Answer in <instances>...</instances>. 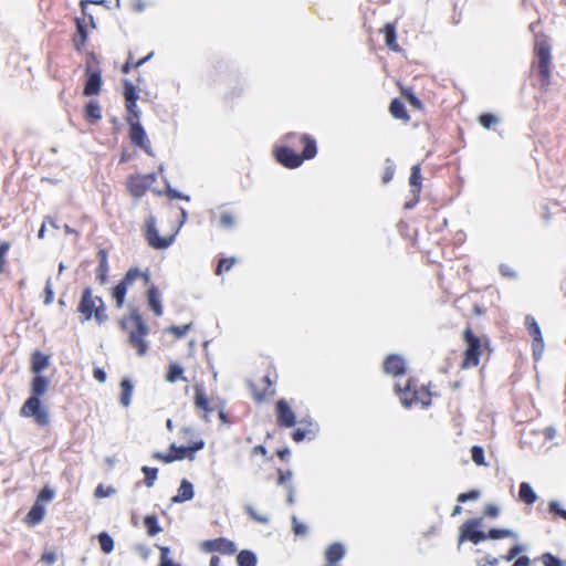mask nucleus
Instances as JSON below:
<instances>
[{
    "label": "nucleus",
    "mask_w": 566,
    "mask_h": 566,
    "mask_svg": "<svg viewBox=\"0 0 566 566\" xmlns=\"http://www.w3.org/2000/svg\"><path fill=\"white\" fill-rule=\"evenodd\" d=\"M300 140L303 144L301 154L287 145H281L274 150L275 160L287 169H296L304 160L313 159L317 155L316 140L308 134L300 136Z\"/></svg>",
    "instance_id": "1"
},
{
    "label": "nucleus",
    "mask_w": 566,
    "mask_h": 566,
    "mask_svg": "<svg viewBox=\"0 0 566 566\" xmlns=\"http://www.w3.org/2000/svg\"><path fill=\"white\" fill-rule=\"evenodd\" d=\"M124 85V98L126 116L125 119L129 125V140L136 148H142V125L139 122V114L137 111L136 102L138 99V93L136 86L129 78L123 80Z\"/></svg>",
    "instance_id": "2"
},
{
    "label": "nucleus",
    "mask_w": 566,
    "mask_h": 566,
    "mask_svg": "<svg viewBox=\"0 0 566 566\" xmlns=\"http://www.w3.org/2000/svg\"><path fill=\"white\" fill-rule=\"evenodd\" d=\"M77 312L82 315L83 322L94 317L98 324H102L107 319L104 301L99 296H94L91 287L83 290Z\"/></svg>",
    "instance_id": "3"
},
{
    "label": "nucleus",
    "mask_w": 566,
    "mask_h": 566,
    "mask_svg": "<svg viewBox=\"0 0 566 566\" xmlns=\"http://www.w3.org/2000/svg\"><path fill=\"white\" fill-rule=\"evenodd\" d=\"M118 324L129 344L142 355V314L139 308L129 306L128 313L119 319Z\"/></svg>",
    "instance_id": "4"
},
{
    "label": "nucleus",
    "mask_w": 566,
    "mask_h": 566,
    "mask_svg": "<svg viewBox=\"0 0 566 566\" xmlns=\"http://www.w3.org/2000/svg\"><path fill=\"white\" fill-rule=\"evenodd\" d=\"M188 219L187 210L184 208H180V222L175 231V233L161 237L156 228L155 219L153 217L148 218L145 223V237L148 241V244L156 250H165L168 249L176 240V234L178 233L179 229L186 223Z\"/></svg>",
    "instance_id": "5"
},
{
    "label": "nucleus",
    "mask_w": 566,
    "mask_h": 566,
    "mask_svg": "<svg viewBox=\"0 0 566 566\" xmlns=\"http://www.w3.org/2000/svg\"><path fill=\"white\" fill-rule=\"evenodd\" d=\"M534 52L537 59V70L539 74L541 86L543 88H547L551 84V46L544 40H536Z\"/></svg>",
    "instance_id": "6"
},
{
    "label": "nucleus",
    "mask_w": 566,
    "mask_h": 566,
    "mask_svg": "<svg viewBox=\"0 0 566 566\" xmlns=\"http://www.w3.org/2000/svg\"><path fill=\"white\" fill-rule=\"evenodd\" d=\"M20 416L32 418L39 427H46L50 423V411L38 397H29L20 408Z\"/></svg>",
    "instance_id": "7"
},
{
    "label": "nucleus",
    "mask_w": 566,
    "mask_h": 566,
    "mask_svg": "<svg viewBox=\"0 0 566 566\" xmlns=\"http://www.w3.org/2000/svg\"><path fill=\"white\" fill-rule=\"evenodd\" d=\"M482 518L475 517L470 518L460 526L459 532V544L463 542H471L478 545L488 539L486 532L482 531L481 527Z\"/></svg>",
    "instance_id": "8"
},
{
    "label": "nucleus",
    "mask_w": 566,
    "mask_h": 566,
    "mask_svg": "<svg viewBox=\"0 0 566 566\" xmlns=\"http://www.w3.org/2000/svg\"><path fill=\"white\" fill-rule=\"evenodd\" d=\"M205 446L206 442L203 439L195 440L188 446H177L176 443H171L166 458L168 461H181L184 459L192 461L196 458V453L201 451Z\"/></svg>",
    "instance_id": "9"
},
{
    "label": "nucleus",
    "mask_w": 566,
    "mask_h": 566,
    "mask_svg": "<svg viewBox=\"0 0 566 566\" xmlns=\"http://www.w3.org/2000/svg\"><path fill=\"white\" fill-rule=\"evenodd\" d=\"M140 276H142V272L139 271V269H137V268L130 269L125 274V276L120 280V282L113 289L112 296L115 301V306L117 308H122L124 306L127 290Z\"/></svg>",
    "instance_id": "10"
},
{
    "label": "nucleus",
    "mask_w": 566,
    "mask_h": 566,
    "mask_svg": "<svg viewBox=\"0 0 566 566\" xmlns=\"http://www.w3.org/2000/svg\"><path fill=\"white\" fill-rule=\"evenodd\" d=\"M525 323L528 329L530 335L533 337V344H532V350H533V357L535 361H538L544 353V339L542 335L541 327L536 319L527 315L525 318Z\"/></svg>",
    "instance_id": "11"
},
{
    "label": "nucleus",
    "mask_w": 566,
    "mask_h": 566,
    "mask_svg": "<svg viewBox=\"0 0 566 566\" xmlns=\"http://www.w3.org/2000/svg\"><path fill=\"white\" fill-rule=\"evenodd\" d=\"M276 423L282 428H292L296 424V415L286 399L281 398L275 402Z\"/></svg>",
    "instance_id": "12"
},
{
    "label": "nucleus",
    "mask_w": 566,
    "mask_h": 566,
    "mask_svg": "<svg viewBox=\"0 0 566 566\" xmlns=\"http://www.w3.org/2000/svg\"><path fill=\"white\" fill-rule=\"evenodd\" d=\"M202 549L206 553H221L223 555H233L238 548L233 541L226 537L207 539L202 543Z\"/></svg>",
    "instance_id": "13"
},
{
    "label": "nucleus",
    "mask_w": 566,
    "mask_h": 566,
    "mask_svg": "<svg viewBox=\"0 0 566 566\" xmlns=\"http://www.w3.org/2000/svg\"><path fill=\"white\" fill-rule=\"evenodd\" d=\"M86 81L84 84L83 94L85 96L98 95L102 88V75L101 71L93 69L90 64L85 69Z\"/></svg>",
    "instance_id": "14"
},
{
    "label": "nucleus",
    "mask_w": 566,
    "mask_h": 566,
    "mask_svg": "<svg viewBox=\"0 0 566 566\" xmlns=\"http://www.w3.org/2000/svg\"><path fill=\"white\" fill-rule=\"evenodd\" d=\"M384 371L395 377L406 373V360L398 354H390L384 360Z\"/></svg>",
    "instance_id": "15"
},
{
    "label": "nucleus",
    "mask_w": 566,
    "mask_h": 566,
    "mask_svg": "<svg viewBox=\"0 0 566 566\" xmlns=\"http://www.w3.org/2000/svg\"><path fill=\"white\" fill-rule=\"evenodd\" d=\"M146 302L149 311L154 313L155 316L160 317L163 315V300L161 293L156 285H150L146 291Z\"/></svg>",
    "instance_id": "16"
},
{
    "label": "nucleus",
    "mask_w": 566,
    "mask_h": 566,
    "mask_svg": "<svg viewBox=\"0 0 566 566\" xmlns=\"http://www.w3.org/2000/svg\"><path fill=\"white\" fill-rule=\"evenodd\" d=\"M395 391L400 397L403 407L410 408L418 401V391L412 388L411 380H408L403 388L399 384L395 385Z\"/></svg>",
    "instance_id": "17"
},
{
    "label": "nucleus",
    "mask_w": 566,
    "mask_h": 566,
    "mask_svg": "<svg viewBox=\"0 0 566 566\" xmlns=\"http://www.w3.org/2000/svg\"><path fill=\"white\" fill-rule=\"evenodd\" d=\"M318 431V423L314 420H310L308 428H296L292 432V439L296 443L303 442L305 439L313 440L316 438Z\"/></svg>",
    "instance_id": "18"
},
{
    "label": "nucleus",
    "mask_w": 566,
    "mask_h": 566,
    "mask_svg": "<svg viewBox=\"0 0 566 566\" xmlns=\"http://www.w3.org/2000/svg\"><path fill=\"white\" fill-rule=\"evenodd\" d=\"M193 402L199 410L205 411L203 419L208 421V413L212 411V408L202 384L195 385Z\"/></svg>",
    "instance_id": "19"
},
{
    "label": "nucleus",
    "mask_w": 566,
    "mask_h": 566,
    "mask_svg": "<svg viewBox=\"0 0 566 566\" xmlns=\"http://www.w3.org/2000/svg\"><path fill=\"white\" fill-rule=\"evenodd\" d=\"M195 496L193 484L187 480L182 479L180 481L177 493L171 497L172 503H185L191 501Z\"/></svg>",
    "instance_id": "20"
},
{
    "label": "nucleus",
    "mask_w": 566,
    "mask_h": 566,
    "mask_svg": "<svg viewBox=\"0 0 566 566\" xmlns=\"http://www.w3.org/2000/svg\"><path fill=\"white\" fill-rule=\"evenodd\" d=\"M345 554L346 549L342 543L335 542L331 544L325 551V566H337L336 564L344 558Z\"/></svg>",
    "instance_id": "21"
},
{
    "label": "nucleus",
    "mask_w": 566,
    "mask_h": 566,
    "mask_svg": "<svg viewBox=\"0 0 566 566\" xmlns=\"http://www.w3.org/2000/svg\"><path fill=\"white\" fill-rule=\"evenodd\" d=\"M75 24H76V34L73 38V45L76 51L81 52L87 41V31H86L84 19L76 18Z\"/></svg>",
    "instance_id": "22"
},
{
    "label": "nucleus",
    "mask_w": 566,
    "mask_h": 566,
    "mask_svg": "<svg viewBox=\"0 0 566 566\" xmlns=\"http://www.w3.org/2000/svg\"><path fill=\"white\" fill-rule=\"evenodd\" d=\"M85 120L94 125L102 118V108L97 101H90L84 107Z\"/></svg>",
    "instance_id": "23"
},
{
    "label": "nucleus",
    "mask_w": 566,
    "mask_h": 566,
    "mask_svg": "<svg viewBox=\"0 0 566 566\" xmlns=\"http://www.w3.org/2000/svg\"><path fill=\"white\" fill-rule=\"evenodd\" d=\"M49 389V380L44 376L36 375L31 381L30 397H38L41 399Z\"/></svg>",
    "instance_id": "24"
},
{
    "label": "nucleus",
    "mask_w": 566,
    "mask_h": 566,
    "mask_svg": "<svg viewBox=\"0 0 566 566\" xmlns=\"http://www.w3.org/2000/svg\"><path fill=\"white\" fill-rule=\"evenodd\" d=\"M108 252L106 249H99L97 252L98 256V266L96 270V277L101 283H105L108 274V261H107Z\"/></svg>",
    "instance_id": "25"
},
{
    "label": "nucleus",
    "mask_w": 566,
    "mask_h": 566,
    "mask_svg": "<svg viewBox=\"0 0 566 566\" xmlns=\"http://www.w3.org/2000/svg\"><path fill=\"white\" fill-rule=\"evenodd\" d=\"M382 33L385 36V44L394 52H399L401 49L397 43V32L396 28L392 23H387L382 28Z\"/></svg>",
    "instance_id": "26"
},
{
    "label": "nucleus",
    "mask_w": 566,
    "mask_h": 566,
    "mask_svg": "<svg viewBox=\"0 0 566 566\" xmlns=\"http://www.w3.org/2000/svg\"><path fill=\"white\" fill-rule=\"evenodd\" d=\"M45 515V509L41 503H34L25 516V523L34 526L40 524Z\"/></svg>",
    "instance_id": "27"
},
{
    "label": "nucleus",
    "mask_w": 566,
    "mask_h": 566,
    "mask_svg": "<svg viewBox=\"0 0 566 566\" xmlns=\"http://www.w3.org/2000/svg\"><path fill=\"white\" fill-rule=\"evenodd\" d=\"M389 112L396 119L408 122L410 116L407 112L405 104L399 98H394L389 104Z\"/></svg>",
    "instance_id": "28"
},
{
    "label": "nucleus",
    "mask_w": 566,
    "mask_h": 566,
    "mask_svg": "<svg viewBox=\"0 0 566 566\" xmlns=\"http://www.w3.org/2000/svg\"><path fill=\"white\" fill-rule=\"evenodd\" d=\"M49 366V356L41 353L40 350H35L31 355V371L33 374H40L43 369Z\"/></svg>",
    "instance_id": "29"
},
{
    "label": "nucleus",
    "mask_w": 566,
    "mask_h": 566,
    "mask_svg": "<svg viewBox=\"0 0 566 566\" xmlns=\"http://www.w3.org/2000/svg\"><path fill=\"white\" fill-rule=\"evenodd\" d=\"M518 496L522 502L532 505L537 501V494L528 482H522L518 489Z\"/></svg>",
    "instance_id": "30"
},
{
    "label": "nucleus",
    "mask_w": 566,
    "mask_h": 566,
    "mask_svg": "<svg viewBox=\"0 0 566 566\" xmlns=\"http://www.w3.org/2000/svg\"><path fill=\"white\" fill-rule=\"evenodd\" d=\"M237 566H256L258 556L253 551L242 549L237 554Z\"/></svg>",
    "instance_id": "31"
},
{
    "label": "nucleus",
    "mask_w": 566,
    "mask_h": 566,
    "mask_svg": "<svg viewBox=\"0 0 566 566\" xmlns=\"http://www.w3.org/2000/svg\"><path fill=\"white\" fill-rule=\"evenodd\" d=\"M463 339L467 344V348L470 352H482L481 339L473 333L470 327H467L463 332Z\"/></svg>",
    "instance_id": "32"
},
{
    "label": "nucleus",
    "mask_w": 566,
    "mask_h": 566,
    "mask_svg": "<svg viewBox=\"0 0 566 566\" xmlns=\"http://www.w3.org/2000/svg\"><path fill=\"white\" fill-rule=\"evenodd\" d=\"M486 535H488V539H493V541L502 539L505 537H512L514 539H518V534L511 528L492 527L486 532Z\"/></svg>",
    "instance_id": "33"
},
{
    "label": "nucleus",
    "mask_w": 566,
    "mask_h": 566,
    "mask_svg": "<svg viewBox=\"0 0 566 566\" xmlns=\"http://www.w3.org/2000/svg\"><path fill=\"white\" fill-rule=\"evenodd\" d=\"M144 527L149 536H155L161 532L158 517L155 514L144 516Z\"/></svg>",
    "instance_id": "34"
},
{
    "label": "nucleus",
    "mask_w": 566,
    "mask_h": 566,
    "mask_svg": "<svg viewBox=\"0 0 566 566\" xmlns=\"http://www.w3.org/2000/svg\"><path fill=\"white\" fill-rule=\"evenodd\" d=\"M421 169L420 165L416 164L411 167V172L409 177V184L411 186V192H418L421 191Z\"/></svg>",
    "instance_id": "35"
},
{
    "label": "nucleus",
    "mask_w": 566,
    "mask_h": 566,
    "mask_svg": "<svg viewBox=\"0 0 566 566\" xmlns=\"http://www.w3.org/2000/svg\"><path fill=\"white\" fill-rule=\"evenodd\" d=\"M179 379L186 380V378L184 377V368L180 364L172 363L168 367V371L166 374V380L168 382L174 384Z\"/></svg>",
    "instance_id": "36"
},
{
    "label": "nucleus",
    "mask_w": 566,
    "mask_h": 566,
    "mask_svg": "<svg viewBox=\"0 0 566 566\" xmlns=\"http://www.w3.org/2000/svg\"><path fill=\"white\" fill-rule=\"evenodd\" d=\"M127 189L134 198L142 197V177L139 175H132L127 180Z\"/></svg>",
    "instance_id": "37"
},
{
    "label": "nucleus",
    "mask_w": 566,
    "mask_h": 566,
    "mask_svg": "<svg viewBox=\"0 0 566 566\" xmlns=\"http://www.w3.org/2000/svg\"><path fill=\"white\" fill-rule=\"evenodd\" d=\"M133 392V385L128 379H123L120 381V397L119 401L124 407H127L130 402V397Z\"/></svg>",
    "instance_id": "38"
},
{
    "label": "nucleus",
    "mask_w": 566,
    "mask_h": 566,
    "mask_svg": "<svg viewBox=\"0 0 566 566\" xmlns=\"http://www.w3.org/2000/svg\"><path fill=\"white\" fill-rule=\"evenodd\" d=\"M482 352H470L468 349L463 353L462 368L475 367L480 363Z\"/></svg>",
    "instance_id": "39"
},
{
    "label": "nucleus",
    "mask_w": 566,
    "mask_h": 566,
    "mask_svg": "<svg viewBox=\"0 0 566 566\" xmlns=\"http://www.w3.org/2000/svg\"><path fill=\"white\" fill-rule=\"evenodd\" d=\"M157 547L159 548L160 551V558H159V564L158 566H182L181 564L179 563H176L171 557H170V548L168 546H160V545H157Z\"/></svg>",
    "instance_id": "40"
},
{
    "label": "nucleus",
    "mask_w": 566,
    "mask_h": 566,
    "mask_svg": "<svg viewBox=\"0 0 566 566\" xmlns=\"http://www.w3.org/2000/svg\"><path fill=\"white\" fill-rule=\"evenodd\" d=\"M478 122L483 128L490 129L493 125L499 123V117L493 113L485 112L480 114Z\"/></svg>",
    "instance_id": "41"
},
{
    "label": "nucleus",
    "mask_w": 566,
    "mask_h": 566,
    "mask_svg": "<svg viewBox=\"0 0 566 566\" xmlns=\"http://www.w3.org/2000/svg\"><path fill=\"white\" fill-rule=\"evenodd\" d=\"M142 65V57L136 59L132 54L127 57L126 62L122 65V73L128 74L132 70L138 73V67Z\"/></svg>",
    "instance_id": "42"
},
{
    "label": "nucleus",
    "mask_w": 566,
    "mask_h": 566,
    "mask_svg": "<svg viewBox=\"0 0 566 566\" xmlns=\"http://www.w3.org/2000/svg\"><path fill=\"white\" fill-rule=\"evenodd\" d=\"M158 469L144 465V484L148 488L153 486L157 480Z\"/></svg>",
    "instance_id": "43"
},
{
    "label": "nucleus",
    "mask_w": 566,
    "mask_h": 566,
    "mask_svg": "<svg viewBox=\"0 0 566 566\" xmlns=\"http://www.w3.org/2000/svg\"><path fill=\"white\" fill-rule=\"evenodd\" d=\"M98 542L101 545V549L105 554H109L114 549V542L113 538L105 532L101 533L98 535Z\"/></svg>",
    "instance_id": "44"
},
{
    "label": "nucleus",
    "mask_w": 566,
    "mask_h": 566,
    "mask_svg": "<svg viewBox=\"0 0 566 566\" xmlns=\"http://www.w3.org/2000/svg\"><path fill=\"white\" fill-rule=\"evenodd\" d=\"M526 549V547L522 544H515L513 545L505 555L502 556V558L506 562L516 560L517 557H520L521 553H523Z\"/></svg>",
    "instance_id": "45"
},
{
    "label": "nucleus",
    "mask_w": 566,
    "mask_h": 566,
    "mask_svg": "<svg viewBox=\"0 0 566 566\" xmlns=\"http://www.w3.org/2000/svg\"><path fill=\"white\" fill-rule=\"evenodd\" d=\"M11 248V243L9 241H2L0 243V274L6 272L7 268V254Z\"/></svg>",
    "instance_id": "46"
},
{
    "label": "nucleus",
    "mask_w": 566,
    "mask_h": 566,
    "mask_svg": "<svg viewBox=\"0 0 566 566\" xmlns=\"http://www.w3.org/2000/svg\"><path fill=\"white\" fill-rule=\"evenodd\" d=\"M548 512L566 521V509L562 507L559 501L552 500L548 503Z\"/></svg>",
    "instance_id": "47"
},
{
    "label": "nucleus",
    "mask_w": 566,
    "mask_h": 566,
    "mask_svg": "<svg viewBox=\"0 0 566 566\" xmlns=\"http://www.w3.org/2000/svg\"><path fill=\"white\" fill-rule=\"evenodd\" d=\"M190 328H191V323L180 325V326L171 325L166 329V332L175 335L176 338H182L190 331Z\"/></svg>",
    "instance_id": "48"
},
{
    "label": "nucleus",
    "mask_w": 566,
    "mask_h": 566,
    "mask_svg": "<svg viewBox=\"0 0 566 566\" xmlns=\"http://www.w3.org/2000/svg\"><path fill=\"white\" fill-rule=\"evenodd\" d=\"M472 461L478 465L485 464L484 449L480 446H473L470 450Z\"/></svg>",
    "instance_id": "49"
},
{
    "label": "nucleus",
    "mask_w": 566,
    "mask_h": 566,
    "mask_svg": "<svg viewBox=\"0 0 566 566\" xmlns=\"http://www.w3.org/2000/svg\"><path fill=\"white\" fill-rule=\"evenodd\" d=\"M292 531L296 536H305L308 533L306 524L300 522L295 515L292 516Z\"/></svg>",
    "instance_id": "50"
},
{
    "label": "nucleus",
    "mask_w": 566,
    "mask_h": 566,
    "mask_svg": "<svg viewBox=\"0 0 566 566\" xmlns=\"http://www.w3.org/2000/svg\"><path fill=\"white\" fill-rule=\"evenodd\" d=\"M234 263H235V258H233V256H231V258H221L219 260V262H218V265H217V269H216V274L220 275L224 271H229Z\"/></svg>",
    "instance_id": "51"
},
{
    "label": "nucleus",
    "mask_w": 566,
    "mask_h": 566,
    "mask_svg": "<svg viewBox=\"0 0 566 566\" xmlns=\"http://www.w3.org/2000/svg\"><path fill=\"white\" fill-rule=\"evenodd\" d=\"M244 511L253 521L258 523L268 524L270 522V518L266 515L258 514L254 507L250 504L244 506Z\"/></svg>",
    "instance_id": "52"
},
{
    "label": "nucleus",
    "mask_w": 566,
    "mask_h": 566,
    "mask_svg": "<svg viewBox=\"0 0 566 566\" xmlns=\"http://www.w3.org/2000/svg\"><path fill=\"white\" fill-rule=\"evenodd\" d=\"M244 511L253 521L258 523L268 524L270 522V518L266 515L258 514L254 507L250 504L244 506Z\"/></svg>",
    "instance_id": "53"
},
{
    "label": "nucleus",
    "mask_w": 566,
    "mask_h": 566,
    "mask_svg": "<svg viewBox=\"0 0 566 566\" xmlns=\"http://www.w3.org/2000/svg\"><path fill=\"white\" fill-rule=\"evenodd\" d=\"M165 184H166V193L170 199H179V200H186V201L190 200V196L185 195L181 191L172 188L167 180H165Z\"/></svg>",
    "instance_id": "54"
},
{
    "label": "nucleus",
    "mask_w": 566,
    "mask_h": 566,
    "mask_svg": "<svg viewBox=\"0 0 566 566\" xmlns=\"http://www.w3.org/2000/svg\"><path fill=\"white\" fill-rule=\"evenodd\" d=\"M395 170H396L395 163L390 158H387L386 167H385V170L382 174V182L384 184H388L389 181H391V179L394 178V175H395Z\"/></svg>",
    "instance_id": "55"
},
{
    "label": "nucleus",
    "mask_w": 566,
    "mask_h": 566,
    "mask_svg": "<svg viewBox=\"0 0 566 566\" xmlns=\"http://www.w3.org/2000/svg\"><path fill=\"white\" fill-rule=\"evenodd\" d=\"M481 493L479 490H470L468 492H462L458 495L457 500L458 502L460 503H465V502H469V501H475L480 497Z\"/></svg>",
    "instance_id": "56"
},
{
    "label": "nucleus",
    "mask_w": 566,
    "mask_h": 566,
    "mask_svg": "<svg viewBox=\"0 0 566 566\" xmlns=\"http://www.w3.org/2000/svg\"><path fill=\"white\" fill-rule=\"evenodd\" d=\"M402 94L412 107L417 109L423 108L421 99L418 96H416V94L412 91H403Z\"/></svg>",
    "instance_id": "57"
},
{
    "label": "nucleus",
    "mask_w": 566,
    "mask_h": 566,
    "mask_svg": "<svg viewBox=\"0 0 566 566\" xmlns=\"http://www.w3.org/2000/svg\"><path fill=\"white\" fill-rule=\"evenodd\" d=\"M53 497L54 491L49 486H44L38 494L35 503L50 502Z\"/></svg>",
    "instance_id": "58"
},
{
    "label": "nucleus",
    "mask_w": 566,
    "mask_h": 566,
    "mask_svg": "<svg viewBox=\"0 0 566 566\" xmlns=\"http://www.w3.org/2000/svg\"><path fill=\"white\" fill-rule=\"evenodd\" d=\"M543 562L545 566H565V562L560 558L554 556L551 553H545L543 555Z\"/></svg>",
    "instance_id": "59"
},
{
    "label": "nucleus",
    "mask_w": 566,
    "mask_h": 566,
    "mask_svg": "<svg viewBox=\"0 0 566 566\" xmlns=\"http://www.w3.org/2000/svg\"><path fill=\"white\" fill-rule=\"evenodd\" d=\"M303 134H301L302 136ZM282 142L285 143V145L287 146H295L297 143H301L302 142L300 140V134L297 133H287L285 134L283 137H282Z\"/></svg>",
    "instance_id": "60"
},
{
    "label": "nucleus",
    "mask_w": 566,
    "mask_h": 566,
    "mask_svg": "<svg viewBox=\"0 0 566 566\" xmlns=\"http://www.w3.org/2000/svg\"><path fill=\"white\" fill-rule=\"evenodd\" d=\"M56 554L55 552L53 551H45L42 555H41V558L40 560L45 565V566H52L55 562H56Z\"/></svg>",
    "instance_id": "61"
},
{
    "label": "nucleus",
    "mask_w": 566,
    "mask_h": 566,
    "mask_svg": "<svg viewBox=\"0 0 566 566\" xmlns=\"http://www.w3.org/2000/svg\"><path fill=\"white\" fill-rule=\"evenodd\" d=\"M220 226L223 228H233L235 224L234 218L229 212H223L220 217L219 221Z\"/></svg>",
    "instance_id": "62"
},
{
    "label": "nucleus",
    "mask_w": 566,
    "mask_h": 566,
    "mask_svg": "<svg viewBox=\"0 0 566 566\" xmlns=\"http://www.w3.org/2000/svg\"><path fill=\"white\" fill-rule=\"evenodd\" d=\"M292 475H293V473H292L291 470L284 471L282 469H279L277 470V481H276V483L279 485H283V484L286 485V482L292 479Z\"/></svg>",
    "instance_id": "63"
},
{
    "label": "nucleus",
    "mask_w": 566,
    "mask_h": 566,
    "mask_svg": "<svg viewBox=\"0 0 566 566\" xmlns=\"http://www.w3.org/2000/svg\"><path fill=\"white\" fill-rule=\"evenodd\" d=\"M54 298V292L52 289V284L50 281L46 282L44 287V304L50 305L53 302Z\"/></svg>",
    "instance_id": "64"
}]
</instances>
